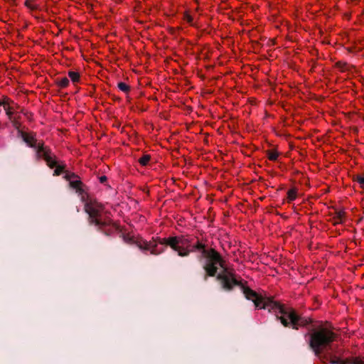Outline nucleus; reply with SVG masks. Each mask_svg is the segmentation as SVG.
Returning <instances> with one entry per match:
<instances>
[{"instance_id":"nucleus-1","label":"nucleus","mask_w":364,"mask_h":364,"mask_svg":"<svg viewBox=\"0 0 364 364\" xmlns=\"http://www.w3.org/2000/svg\"><path fill=\"white\" fill-rule=\"evenodd\" d=\"M193 247L200 252L198 256L199 261L205 259L203 266L205 272L203 277L205 281H207L208 277H216L221 288L226 291H231L235 286L240 287L245 297L252 301L257 309H268L269 312L275 314L277 319L279 320L284 327L298 330L299 327H306L312 322L311 318L299 315L293 308L286 307L272 298H263L236 279L234 274L224 267L225 261L215 250L206 249V245L198 240Z\"/></svg>"},{"instance_id":"nucleus-2","label":"nucleus","mask_w":364,"mask_h":364,"mask_svg":"<svg viewBox=\"0 0 364 364\" xmlns=\"http://www.w3.org/2000/svg\"><path fill=\"white\" fill-rule=\"evenodd\" d=\"M156 242L162 245L169 246L180 257H188L191 252L198 251L193 247L196 242H193V239L185 235L164 238L157 237L155 242L138 241L136 245L141 250H151V254L159 255L164 252V249L158 250Z\"/></svg>"},{"instance_id":"nucleus-3","label":"nucleus","mask_w":364,"mask_h":364,"mask_svg":"<svg viewBox=\"0 0 364 364\" xmlns=\"http://www.w3.org/2000/svg\"><path fill=\"white\" fill-rule=\"evenodd\" d=\"M304 336L309 337V348L321 360L327 358V355H322V353L324 350L331 349L336 334L328 328L320 326L310 329V332L306 333Z\"/></svg>"},{"instance_id":"nucleus-4","label":"nucleus","mask_w":364,"mask_h":364,"mask_svg":"<svg viewBox=\"0 0 364 364\" xmlns=\"http://www.w3.org/2000/svg\"><path fill=\"white\" fill-rule=\"evenodd\" d=\"M103 208V205L97 202H86L85 204V211L89 215V224L97 226L98 230H102L103 227L108 225L107 221H103L101 218V212Z\"/></svg>"},{"instance_id":"nucleus-5","label":"nucleus","mask_w":364,"mask_h":364,"mask_svg":"<svg viewBox=\"0 0 364 364\" xmlns=\"http://www.w3.org/2000/svg\"><path fill=\"white\" fill-rule=\"evenodd\" d=\"M38 158H43L50 168H55L53 173L54 176H60L61 173H65V166L58 164L51 150L48 147L43 146V144L38 146Z\"/></svg>"},{"instance_id":"nucleus-6","label":"nucleus","mask_w":364,"mask_h":364,"mask_svg":"<svg viewBox=\"0 0 364 364\" xmlns=\"http://www.w3.org/2000/svg\"><path fill=\"white\" fill-rule=\"evenodd\" d=\"M327 355V358L321 359L323 364H328L324 361V359L329 360L331 364H364V360L360 358L355 357L351 358L341 359L336 355Z\"/></svg>"},{"instance_id":"nucleus-7","label":"nucleus","mask_w":364,"mask_h":364,"mask_svg":"<svg viewBox=\"0 0 364 364\" xmlns=\"http://www.w3.org/2000/svg\"><path fill=\"white\" fill-rule=\"evenodd\" d=\"M23 140L26 143V144L31 148H33L36 150V154H38V149L39 145L43 144V142L37 143V140L31 135H29L26 133H22Z\"/></svg>"},{"instance_id":"nucleus-8","label":"nucleus","mask_w":364,"mask_h":364,"mask_svg":"<svg viewBox=\"0 0 364 364\" xmlns=\"http://www.w3.org/2000/svg\"><path fill=\"white\" fill-rule=\"evenodd\" d=\"M108 223L107 225L102 228V230H100V232H103L105 235L109 236L112 234L114 229H117V226L114 223H113L112 221L109 220L107 221Z\"/></svg>"},{"instance_id":"nucleus-9","label":"nucleus","mask_w":364,"mask_h":364,"mask_svg":"<svg viewBox=\"0 0 364 364\" xmlns=\"http://www.w3.org/2000/svg\"><path fill=\"white\" fill-rule=\"evenodd\" d=\"M82 184V183L80 180H73V181H70V187L75 189L77 193H79L80 194H82L84 192V191L82 190V188L81 187Z\"/></svg>"},{"instance_id":"nucleus-10","label":"nucleus","mask_w":364,"mask_h":364,"mask_svg":"<svg viewBox=\"0 0 364 364\" xmlns=\"http://www.w3.org/2000/svg\"><path fill=\"white\" fill-rule=\"evenodd\" d=\"M297 196V191L295 188L289 189L287 192V201L291 203L294 200Z\"/></svg>"},{"instance_id":"nucleus-11","label":"nucleus","mask_w":364,"mask_h":364,"mask_svg":"<svg viewBox=\"0 0 364 364\" xmlns=\"http://www.w3.org/2000/svg\"><path fill=\"white\" fill-rule=\"evenodd\" d=\"M70 83L69 80L67 77L58 78L56 80L57 85L60 88H65L68 86Z\"/></svg>"},{"instance_id":"nucleus-12","label":"nucleus","mask_w":364,"mask_h":364,"mask_svg":"<svg viewBox=\"0 0 364 364\" xmlns=\"http://www.w3.org/2000/svg\"><path fill=\"white\" fill-rule=\"evenodd\" d=\"M68 76L70 77V78L71 79V80L73 82H77L80 80V76L79 73L70 70L68 72Z\"/></svg>"},{"instance_id":"nucleus-13","label":"nucleus","mask_w":364,"mask_h":364,"mask_svg":"<svg viewBox=\"0 0 364 364\" xmlns=\"http://www.w3.org/2000/svg\"><path fill=\"white\" fill-rule=\"evenodd\" d=\"M267 154L270 161H276L279 156L278 152L273 150L267 151Z\"/></svg>"},{"instance_id":"nucleus-14","label":"nucleus","mask_w":364,"mask_h":364,"mask_svg":"<svg viewBox=\"0 0 364 364\" xmlns=\"http://www.w3.org/2000/svg\"><path fill=\"white\" fill-rule=\"evenodd\" d=\"M151 156L148 154L143 155L141 158L139 159V163L142 166H146L149 162Z\"/></svg>"},{"instance_id":"nucleus-15","label":"nucleus","mask_w":364,"mask_h":364,"mask_svg":"<svg viewBox=\"0 0 364 364\" xmlns=\"http://www.w3.org/2000/svg\"><path fill=\"white\" fill-rule=\"evenodd\" d=\"M117 86L124 92H128L130 90V87L123 82H119Z\"/></svg>"},{"instance_id":"nucleus-16","label":"nucleus","mask_w":364,"mask_h":364,"mask_svg":"<svg viewBox=\"0 0 364 364\" xmlns=\"http://www.w3.org/2000/svg\"><path fill=\"white\" fill-rule=\"evenodd\" d=\"M64 178L70 182V181H73L74 179L78 178V176L74 173H70L65 171V175L64 176Z\"/></svg>"},{"instance_id":"nucleus-17","label":"nucleus","mask_w":364,"mask_h":364,"mask_svg":"<svg viewBox=\"0 0 364 364\" xmlns=\"http://www.w3.org/2000/svg\"><path fill=\"white\" fill-rule=\"evenodd\" d=\"M354 180L356 181L361 187H364V176L356 175Z\"/></svg>"},{"instance_id":"nucleus-18","label":"nucleus","mask_w":364,"mask_h":364,"mask_svg":"<svg viewBox=\"0 0 364 364\" xmlns=\"http://www.w3.org/2000/svg\"><path fill=\"white\" fill-rule=\"evenodd\" d=\"M345 212L343 210L337 211L336 213L335 216L337 217V219L338 220V222H342V219L345 216Z\"/></svg>"},{"instance_id":"nucleus-19","label":"nucleus","mask_w":364,"mask_h":364,"mask_svg":"<svg viewBox=\"0 0 364 364\" xmlns=\"http://www.w3.org/2000/svg\"><path fill=\"white\" fill-rule=\"evenodd\" d=\"M25 6L31 10L37 9V6L32 4L31 0H26L25 1Z\"/></svg>"},{"instance_id":"nucleus-20","label":"nucleus","mask_w":364,"mask_h":364,"mask_svg":"<svg viewBox=\"0 0 364 364\" xmlns=\"http://www.w3.org/2000/svg\"><path fill=\"white\" fill-rule=\"evenodd\" d=\"M336 67L340 68L342 71H344L346 70V67L347 66V63L343 62H337L336 64Z\"/></svg>"},{"instance_id":"nucleus-21","label":"nucleus","mask_w":364,"mask_h":364,"mask_svg":"<svg viewBox=\"0 0 364 364\" xmlns=\"http://www.w3.org/2000/svg\"><path fill=\"white\" fill-rule=\"evenodd\" d=\"M184 19L190 24H193V17L188 14V13H186L184 14Z\"/></svg>"},{"instance_id":"nucleus-22","label":"nucleus","mask_w":364,"mask_h":364,"mask_svg":"<svg viewBox=\"0 0 364 364\" xmlns=\"http://www.w3.org/2000/svg\"><path fill=\"white\" fill-rule=\"evenodd\" d=\"M99 180L101 183H105L107 181V178L106 176H101Z\"/></svg>"},{"instance_id":"nucleus-23","label":"nucleus","mask_w":364,"mask_h":364,"mask_svg":"<svg viewBox=\"0 0 364 364\" xmlns=\"http://www.w3.org/2000/svg\"><path fill=\"white\" fill-rule=\"evenodd\" d=\"M6 110V114L9 116V117H11L13 112L10 110V109L7 107Z\"/></svg>"},{"instance_id":"nucleus-24","label":"nucleus","mask_w":364,"mask_h":364,"mask_svg":"<svg viewBox=\"0 0 364 364\" xmlns=\"http://www.w3.org/2000/svg\"><path fill=\"white\" fill-rule=\"evenodd\" d=\"M6 105H7V102L0 101V106H3L4 109H6V107H7Z\"/></svg>"},{"instance_id":"nucleus-25","label":"nucleus","mask_w":364,"mask_h":364,"mask_svg":"<svg viewBox=\"0 0 364 364\" xmlns=\"http://www.w3.org/2000/svg\"><path fill=\"white\" fill-rule=\"evenodd\" d=\"M333 220L334 225H337V224L342 223V222H338V220L337 219V217H336V216H333Z\"/></svg>"}]
</instances>
